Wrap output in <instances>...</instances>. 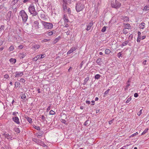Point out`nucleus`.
<instances>
[{
  "mask_svg": "<svg viewBox=\"0 0 149 149\" xmlns=\"http://www.w3.org/2000/svg\"><path fill=\"white\" fill-rule=\"evenodd\" d=\"M84 7L83 1H80L76 3L75 8L77 11L78 12L82 10Z\"/></svg>",
  "mask_w": 149,
  "mask_h": 149,
  "instance_id": "f257e3e1",
  "label": "nucleus"
},
{
  "mask_svg": "<svg viewBox=\"0 0 149 149\" xmlns=\"http://www.w3.org/2000/svg\"><path fill=\"white\" fill-rule=\"evenodd\" d=\"M19 15L22 17L23 23H25L28 19V15L24 10H22L19 12Z\"/></svg>",
  "mask_w": 149,
  "mask_h": 149,
  "instance_id": "f03ea898",
  "label": "nucleus"
},
{
  "mask_svg": "<svg viewBox=\"0 0 149 149\" xmlns=\"http://www.w3.org/2000/svg\"><path fill=\"white\" fill-rule=\"evenodd\" d=\"M29 10L32 16H36L38 14V13L35 10L34 6L32 4L29 7Z\"/></svg>",
  "mask_w": 149,
  "mask_h": 149,
  "instance_id": "7ed1b4c3",
  "label": "nucleus"
},
{
  "mask_svg": "<svg viewBox=\"0 0 149 149\" xmlns=\"http://www.w3.org/2000/svg\"><path fill=\"white\" fill-rule=\"evenodd\" d=\"M41 23L45 29H51L53 28V25L51 23L46 22L43 21H41Z\"/></svg>",
  "mask_w": 149,
  "mask_h": 149,
  "instance_id": "20e7f679",
  "label": "nucleus"
},
{
  "mask_svg": "<svg viewBox=\"0 0 149 149\" xmlns=\"http://www.w3.org/2000/svg\"><path fill=\"white\" fill-rule=\"evenodd\" d=\"M111 6L113 8L118 9L121 6V4L118 1L116 0L115 2L111 3Z\"/></svg>",
  "mask_w": 149,
  "mask_h": 149,
  "instance_id": "39448f33",
  "label": "nucleus"
},
{
  "mask_svg": "<svg viewBox=\"0 0 149 149\" xmlns=\"http://www.w3.org/2000/svg\"><path fill=\"white\" fill-rule=\"evenodd\" d=\"M12 120L15 123L17 124H19L20 122L19 121V120L17 116H15L13 117L12 118Z\"/></svg>",
  "mask_w": 149,
  "mask_h": 149,
  "instance_id": "423d86ee",
  "label": "nucleus"
},
{
  "mask_svg": "<svg viewBox=\"0 0 149 149\" xmlns=\"http://www.w3.org/2000/svg\"><path fill=\"white\" fill-rule=\"evenodd\" d=\"M15 77H21L23 75V72H17L15 73Z\"/></svg>",
  "mask_w": 149,
  "mask_h": 149,
  "instance_id": "0eeeda50",
  "label": "nucleus"
},
{
  "mask_svg": "<svg viewBox=\"0 0 149 149\" xmlns=\"http://www.w3.org/2000/svg\"><path fill=\"white\" fill-rule=\"evenodd\" d=\"M39 22L38 21H34L33 23V26H34L35 27L36 29H38L39 28Z\"/></svg>",
  "mask_w": 149,
  "mask_h": 149,
  "instance_id": "6e6552de",
  "label": "nucleus"
},
{
  "mask_svg": "<svg viewBox=\"0 0 149 149\" xmlns=\"http://www.w3.org/2000/svg\"><path fill=\"white\" fill-rule=\"evenodd\" d=\"M93 22H90L88 24H87V28L86 29L87 31H89L91 29V27L93 25Z\"/></svg>",
  "mask_w": 149,
  "mask_h": 149,
  "instance_id": "1a4fd4ad",
  "label": "nucleus"
},
{
  "mask_svg": "<svg viewBox=\"0 0 149 149\" xmlns=\"http://www.w3.org/2000/svg\"><path fill=\"white\" fill-rule=\"evenodd\" d=\"M40 47V46L38 44H35L33 45L31 47L32 49L35 50L36 49H37Z\"/></svg>",
  "mask_w": 149,
  "mask_h": 149,
  "instance_id": "9d476101",
  "label": "nucleus"
},
{
  "mask_svg": "<svg viewBox=\"0 0 149 149\" xmlns=\"http://www.w3.org/2000/svg\"><path fill=\"white\" fill-rule=\"evenodd\" d=\"M76 48L75 47H72V48H71L70 50H69L67 53V54H69L71 53H72L76 49Z\"/></svg>",
  "mask_w": 149,
  "mask_h": 149,
  "instance_id": "9b49d317",
  "label": "nucleus"
},
{
  "mask_svg": "<svg viewBox=\"0 0 149 149\" xmlns=\"http://www.w3.org/2000/svg\"><path fill=\"white\" fill-rule=\"evenodd\" d=\"M145 24L143 22H142L140 24L139 27L141 29H143L145 27Z\"/></svg>",
  "mask_w": 149,
  "mask_h": 149,
  "instance_id": "f8f14e48",
  "label": "nucleus"
},
{
  "mask_svg": "<svg viewBox=\"0 0 149 149\" xmlns=\"http://www.w3.org/2000/svg\"><path fill=\"white\" fill-rule=\"evenodd\" d=\"M89 79V77L88 76L85 79H84V81L83 83V84L84 85H85L86 84L87 82L88 81V80Z\"/></svg>",
  "mask_w": 149,
  "mask_h": 149,
  "instance_id": "ddd939ff",
  "label": "nucleus"
},
{
  "mask_svg": "<svg viewBox=\"0 0 149 149\" xmlns=\"http://www.w3.org/2000/svg\"><path fill=\"white\" fill-rule=\"evenodd\" d=\"M10 61L12 63H15L16 61V60L15 59L11 58L10 59Z\"/></svg>",
  "mask_w": 149,
  "mask_h": 149,
  "instance_id": "4468645a",
  "label": "nucleus"
},
{
  "mask_svg": "<svg viewBox=\"0 0 149 149\" xmlns=\"http://www.w3.org/2000/svg\"><path fill=\"white\" fill-rule=\"evenodd\" d=\"M26 119L29 122L31 123L32 122V119L31 118L28 117V116H27L25 117Z\"/></svg>",
  "mask_w": 149,
  "mask_h": 149,
  "instance_id": "2eb2a0df",
  "label": "nucleus"
},
{
  "mask_svg": "<svg viewBox=\"0 0 149 149\" xmlns=\"http://www.w3.org/2000/svg\"><path fill=\"white\" fill-rule=\"evenodd\" d=\"M12 14L11 11H9L7 14V17L9 18V19H10V17H11Z\"/></svg>",
  "mask_w": 149,
  "mask_h": 149,
  "instance_id": "dca6fc26",
  "label": "nucleus"
},
{
  "mask_svg": "<svg viewBox=\"0 0 149 149\" xmlns=\"http://www.w3.org/2000/svg\"><path fill=\"white\" fill-rule=\"evenodd\" d=\"M129 41L128 40H127L126 41H125L122 43V45L123 46H125L127 45L129 43Z\"/></svg>",
  "mask_w": 149,
  "mask_h": 149,
  "instance_id": "f3484780",
  "label": "nucleus"
},
{
  "mask_svg": "<svg viewBox=\"0 0 149 149\" xmlns=\"http://www.w3.org/2000/svg\"><path fill=\"white\" fill-rule=\"evenodd\" d=\"M43 133L42 132H40L39 133L37 134V136L38 138L40 137L42 135Z\"/></svg>",
  "mask_w": 149,
  "mask_h": 149,
  "instance_id": "a211bd4d",
  "label": "nucleus"
},
{
  "mask_svg": "<svg viewBox=\"0 0 149 149\" xmlns=\"http://www.w3.org/2000/svg\"><path fill=\"white\" fill-rule=\"evenodd\" d=\"M111 52V51L108 49H107L105 50V53L106 54H108Z\"/></svg>",
  "mask_w": 149,
  "mask_h": 149,
  "instance_id": "6ab92c4d",
  "label": "nucleus"
},
{
  "mask_svg": "<svg viewBox=\"0 0 149 149\" xmlns=\"http://www.w3.org/2000/svg\"><path fill=\"white\" fill-rule=\"evenodd\" d=\"M101 77V75L99 74H97L95 76V79H99Z\"/></svg>",
  "mask_w": 149,
  "mask_h": 149,
  "instance_id": "aec40b11",
  "label": "nucleus"
},
{
  "mask_svg": "<svg viewBox=\"0 0 149 149\" xmlns=\"http://www.w3.org/2000/svg\"><path fill=\"white\" fill-rule=\"evenodd\" d=\"M26 97V95L25 94H23L21 96V98L23 100H24Z\"/></svg>",
  "mask_w": 149,
  "mask_h": 149,
  "instance_id": "412c9836",
  "label": "nucleus"
},
{
  "mask_svg": "<svg viewBox=\"0 0 149 149\" xmlns=\"http://www.w3.org/2000/svg\"><path fill=\"white\" fill-rule=\"evenodd\" d=\"M40 55H38L34 58L33 60L34 61H36L38 59H40Z\"/></svg>",
  "mask_w": 149,
  "mask_h": 149,
  "instance_id": "4be33fe9",
  "label": "nucleus"
},
{
  "mask_svg": "<svg viewBox=\"0 0 149 149\" xmlns=\"http://www.w3.org/2000/svg\"><path fill=\"white\" fill-rule=\"evenodd\" d=\"M53 31H51L47 33V36H50L52 35L54 33Z\"/></svg>",
  "mask_w": 149,
  "mask_h": 149,
  "instance_id": "5701e85b",
  "label": "nucleus"
},
{
  "mask_svg": "<svg viewBox=\"0 0 149 149\" xmlns=\"http://www.w3.org/2000/svg\"><path fill=\"white\" fill-rule=\"evenodd\" d=\"M144 9L146 10H149V5H147L144 7Z\"/></svg>",
  "mask_w": 149,
  "mask_h": 149,
  "instance_id": "b1692460",
  "label": "nucleus"
},
{
  "mask_svg": "<svg viewBox=\"0 0 149 149\" xmlns=\"http://www.w3.org/2000/svg\"><path fill=\"white\" fill-rule=\"evenodd\" d=\"M26 55V54L22 53L21 54L20 56V58H23Z\"/></svg>",
  "mask_w": 149,
  "mask_h": 149,
  "instance_id": "393cba45",
  "label": "nucleus"
},
{
  "mask_svg": "<svg viewBox=\"0 0 149 149\" xmlns=\"http://www.w3.org/2000/svg\"><path fill=\"white\" fill-rule=\"evenodd\" d=\"M20 85V83L19 82H15V86L16 87H18Z\"/></svg>",
  "mask_w": 149,
  "mask_h": 149,
  "instance_id": "a878e982",
  "label": "nucleus"
},
{
  "mask_svg": "<svg viewBox=\"0 0 149 149\" xmlns=\"http://www.w3.org/2000/svg\"><path fill=\"white\" fill-rule=\"evenodd\" d=\"M148 128L145 129L144 130L143 132L142 133L141 135H143V134H146L148 132Z\"/></svg>",
  "mask_w": 149,
  "mask_h": 149,
  "instance_id": "bb28decb",
  "label": "nucleus"
},
{
  "mask_svg": "<svg viewBox=\"0 0 149 149\" xmlns=\"http://www.w3.org/2000/svg\"><path fill=\"white\" fill-rule=\"evenodd\" d=\"M90 123V121L89 120H87L85 123L84 125L85 126H87Z\"/></svg>",
  "mask_w": 149,
  "mask_h": 149,
  "instance_id": "cd10ccee",
  "label": "nucleus"
},
{
  "mask_svg": "<svg viewBox=\"0 0 149 149\" xmlns=\"http://www.w3.org/2000/svg\"><path fill=\"white\" fill-rule=\"evenodd\" d=\"M128 32L127 30V29L126 28H124L123 29V33L125 34H126Z\"/></svg>",
  "mask_w": 149,
  "mask_h": 149,
  "instance_id": "c85d7f7f",
  "label": "nucleus"
},
{
  "mask_svg": "<svg viewBox=\"0 0 149 149\" xmlns=\"http://www.w3.org/2000/svg\"><path fill=\"white\" fill-rule=\"evenodd\" d=\"M14 49V47L13 46H10L8 49V50L10 51H12Z\"/></svg>",
  "mask_w": 149,
  "mask_h": 149,
  "instance_id": "c756f323",
  "label": "nucleus"
},
{
  "mask_svg": "<svg viewBox=\"0 0 149 149\" xmlns=\"http://www.w3.org/2000/svg\"><path fill=\"white\" fill-rule=\"evenodd\" d=\"M100 60V59H98L97 60L96 62L98 65H100L101 64V61Z\"/></svg>",
  "mask_w": 149,
  "mask_h": 149,
  "instance_id": "7c9ffc66",
  "label": "nucleus"
},
{
  "mask_svg": "<svg viewBox=\"0 0 149 149\" xmlns=\"http://www.w3.org/2000/svg\"><path fill=\"white\" fill-rule=\"evenodd\" d=\"M110 89H108L107 91L105 92L104 93V96H105L108 93Z\"/></svg>",
  "mask_w": 149,
  "mask_h": 149,
  "instance_id": "2f4dec72",
  "label": "nucleus"
},
{
  "mask_svg": "<svg viewBox=\"0 0 149 149\" xmlns=\"http://www.w3.org/2000/svg\"><path fill=\"white\" fill-rule=\"evenodd\" d=\"M130 27V25L129 24L127 23V24H126L125 28H126V29H130L129 28Z\"/></svg>",
  "mask_w": 149,
  "mask_h": 149,
  "instance_id": "473e14b6",
  "label": "nucleus"
},
{
  "mask_svg": "<svg viewBox=\"0 0 149 149\" xmlns=\"http://www.w3.org/2000/svg\"><path fill=\"white\" fill-rule=\"evenodd\" d=\"M60 38V37L59 36L58 37L55 38L54 41V42L55 43L56 42H57V41L59 40V39Z\"/></svg>",
  "mask_w": 149,
  "mask_h": 149,
  "instance_id": "72a5a7b5",
  "label": "nucleus"
},
{
  "mask_svg": "<svg viewBox=\"0 0 149 149\" xmlns=\"http://www.w3.org/2000/svg\"><path fill=\"white\" fill-rule=\"evenodd\" d=\"M5 137H6L7 139H9L10 138V135L8 134H5Z\"/></svg>",
  "mask_w": 149,
  "mask_h": 149,
  "instance_id": "f704fd0d",
  "label": "nucleus"
},
{
  "mask_svg": "<svg viewBox=\"0 0 149 149\" xmlns=\"http://www.w3.org/2000/svg\"><path fill=\"white\" fill-rule=\"evenodd\" d=\"M41 119H42V122H43L46 120L45 117L44 115H42V116Z\"/></svg>",
  "mask_w": 149,
  "mask_h": 149,
  "instance_id": "c9c22d12",
  "label": "nucleus"
},
{
  "mask_svg": "<svg viewBox=\"0 0 149 149\" xmlns=\"http://www.w3.org/2000/svg\"><path fill=\"white\" fill-rule=\"evenodd\" d=\"M55 114V112L52 110H51L49 112V114L53 115Z\"/></svg>",
  "mask_w": 149,
  "mask_h": 149,
  "instance_id": "e433bc0d",
  "label": "nucleus"
},
{
  "mask_svg": "<svg viewBox=\"0 0 149 149\" xmlns=\"http://www.w3.org/2000/svg\"><path fill=\"white\" fill-rule=\"evenodd\" d=\"M39 55H40V59L44 58L45 56V54H40Z\"/></svg>",
  "mask_w": 149,
  "mask_h": 149,
  "instance_id": "4c0bfd02",
  "label": "nucleus"
},
{
  "mask_svg": "<svg viewBox=\"0 0 149 149\" xmlns=\"http://www.w3.org/2000/svg\"><path fill=\"white\" fill-rule=\"evenodd\" d=\"M33 141L36 143H38L39 142V140H38L37 139H33Z\"/></svg>",
  "mask_w": 149,
  "mask_h": 149,
  "instance_id": "58836bf2",
  "label": "nucleus"
},
{
  "mask_svg": "<svg viewBox=\"0 0 149 149\" xmlns=\"http://www.w3.org/2000/svg\"><path fill=\"white\" fill-rule=\"evenodd\" d=\"M125 20H126L127 21H129V19L128 17L127 16H125L123 18Z\"/></svg>",
  "mask_w": 149,
  "mask_h": 149,
  "instance_id": "ea45409f",
  "label": "nucleus"
},
{
  "mask_svg": "<svg viewBox=\"0 0 149 149\" xmlns=\"http://www.w3.org/2000/svg\"><path fill=\"white\" fill-rule=\"evenodd\" d=\"M106 30V27L105 26H104L102 28V30H101V31L102 32H104Z\"/></svg>",
  "mask_w": 149,
  "mask_h": 149,
  "instance_id": "a19ab883",
  "label": "nucleus"
},
{
  "mask_svg": "<svg viewBox=\"0 0 149 149\" xmlns=\"http://www.w3.org/2000/svg\"><path fill=\"white\" fill-rule=\"evenodd\" d=\"M19 81H20L21 82H22L23 83H24L25 81V80L23 79V78H21L20 79V80H19Z\"/></svg>",
  "mask_w": 149,
  "mask_h": 149,
  "instance_id": "79ce46f5",
  "label": "nucleus"
},
{
  "mask_svg": "<svg viewBox=\"0 0 149 149\" xmlns=\"http://www.w3.org/2000/svg\"><path fill=\"white\" fill-rule=\"evenodd\" d=\"M19 0H13L12 1V3L13 2V5H15L18 1Z\"/></svg>",
  "mask_w": 149,
  "mask_h": 149,
  "instance_id": "37998d69",
  "label": "nucleus"
},
{
  "mask_svg": "<svg viewBox=\"0 0 149 149\" xmlns=\"http://www.w3.org/2000/svg\"><path fill=\"white\" fill-rule=\"evenodd\" d=\"M131 97H130L129 98L127 99V101H126V103H129L131 101Z\"/></svg>",
  "mask_w": 149,
  "mask_h": 149,
  "instance_id": "c03bdc74",
  "label": "nucleus"
},
{
  "mask_svg": "<svg viewBox=\"0 0 149 149\" xmlns=\"http://www.w3.org/2000/svg\"><path fill=\"white\" fill-rule=\"evenodd\" d=\"M34 128L35 129H36L37 130H40V127L38 126H35Z\"/></svg>",
  "mask_w": 149,
  "mask_h": 149,
  "instance_id": "a18cd8bd",
  "label": "nucleus"
},
{
  "mask_svg": "<svg viewBox=\"0 0 149 149\" xmlns=\"http://www.w3.org/2000/svg\"><path fill=\"white\" fill-rule=\"evenodd\" d=\"M64 20L65 22V23H67L69 22V20L67 18L64 19Z\"/></svg>",
  "mask_w": 149,
  "mask_h": 149,
  "instance_id": "49530a36",
  "label": "nucleus"
},
{
  "mask_svg": "<svg viewBox=\"0 0 149 149\" xmlns=\"http://www.w3.org/2000/svg\"><path fill=\"white\" fill-rule=\"evenodd\" d=\"M9 76L8 74H5L4 76V78L7 79L9 77Z\"/></svg>",
  "mask_w": 149,
  "mask_h": 149,
  "instance_id": "de8ad7c7",
  "label": "nucleus"
},
{
  "mask_svg": "<svg viewBox=\"0 0 149 149\" xmlns=\"http://www.w3.org/2000/svg\"><path fill=\"white\" fill-rule=\"evenodd\" d=\"M141 40V37H138L137 39V41L138 42H140Z\"/></svg>",
  "mask_w": 149,
  "mask_h": 149,
  "instance_id": "09e8293b",
  "label": "nucleus"
},
{
  "mask_svg": "<svg viewBox=\"0 0 149 149\" xmlns=\"http://www.w3.org/2000/svg\"><path fill=\"white\" fill-rule=\"evenodd\" d=\"M138 134L137 132H136L133 134H132V135L130 136V137H132L134 136H135L137 134Z\"/></svg>",
  "mask_w": 149,
  "mask_h": 149,
  "instance_id": "8fccbe9b",
  "label": "nucleus"
},
{
  "mask_svg": "<svg viewBox=\"0 0 149 149\" xmlns=\"http://www.w3.org/2000/svg\"><path fill=\"white\" fill-rule=\"evenodd\" d=\"M122 54L121 52H119L118 54V56L119 58H120V56H121Z\"/></svg>",
  "mask_w": 149,
  "mask_h": 149,
  "instance_id": "3c124183",
  "label": "nucleus"
},
{
  "mask_svg": "<svg viewBox=\"0 0 149 149\" xmlns=\"http://www.w3.org/2000/svg\"><path fill=\"white\" fill-rule=\"evenodd\" d=\"M142 113V109L140 110L138 112L137 114L139 116H140V115Z\"/></svg>",
  "mask_w": 149,
  "mask_h": 149,
  "instance_id": "603ef678",
  "label": "nucleus"
},
{
  "mask_svg": "<svg viewBox=\"0 0 149 149\" xmlns=\"http://www.w3.org/2000/svg\"><path fill=\"white\" fill-rule=\"evenodd\" d=\"M23 47V46L22 45H21L18 47V49H22Z\"/></svg>",
  "mask_w": 149,
  "mask_h": 149,
  "instance_id": "864d4df0",
  "label": "nucleus"
},
{
  "mask_svg": "<svg viewBox=\"0 0 149 149\" xmlns=\"http://www.w3.org/2000/svg\"><path fill=\"white\" fill-rule=\"evenodd\" d=\"M133 36L132 34L130 35L128 37V38L129 39H132L133 38Z\"/></svg>",
  "mask_w": 149,
  "mask_h": 149,
  "instance_id": "5fc2aeb1",
  "label": "nucleus"
},
{
  "mask_svg": "<svg viewBox=\"0 0 149 149\" xmlns=\"http://www.w3.org/2000/svg\"><path fill=\"white\" fill-rule=\"evenodd\" d=\"M101 111L100 109L96 110V113H100L101 112Z\"/></svg>",
  "mask_w": 149,
  "mask_h": 149,
  "instance_id": "6e6d98bb",
  "label": "nucleus"
},
{
  "mask_svg": "<svg viewBox=\"0 0 149 149\" xmlns=\"http://www.w3.org/2000/svg\"><path fill=\"white\" fill-rule=\"evenodd\" d=\"M4 27V25H1L0 27V31H1L2 29H3V28Z\"/></svg>",
  "mask_w": 149,
  "mask_h": 149,
  "instance_id": "4d7b16f0",
  "label": "nucleus"
},
{
  "mask_svg": "<svg viewBox=\"0 0 149 149\" xmlns=\"http://www.w3.org/2000/svg\"><path fill=\"white\" fill-rule=\"evenodd\" d=\"M51 104H50V106H49L47 109V111H49L50 109V107Z\"/></svg>",
  "mask_w": 149,
  "mask_h": 149,
  "instance_id": "13d9d810",
  "label": "nucleus"
},
{
  "mask_svg": "<svg viewBox=\"0 0 149 149\" xmlns=\"http://www.w3.org/2000/svg\"><path fill=\"white\" fill-rule=\"evenodd\" d=\"M18 112H13V113L12 114H13V115L16 116V114H18Z\"/></svg>",
  "mask_w": 149,
  "mask_h": 149,
  "instance_id": "bf43d9fd",
  "label": "nucleus"
},
{
  "mask_svg": "<svg viewBox=\"0 0 149 149\" xmlns=\"http://www.w3.org/2000/svg\"><path fill=\"white\" fill-rule=\"evenodd\" d=\"M134 96L135 97H136L138 96V94L137 93H136L134 94Z\"/></svg>",
  "mask_w": 149,
  "mask_h": 149,
  "instance_id": "052dcab7",
  "label": "nucleus"
},
{
  "mask_svg": "<svg viewBox=\"0 0 149 149\" xmlns=\"http://www.w3.org/2000/svg\"><path fill=\"white\" fill-rule=\"evenodd\" d=\"M4 6L3 5H1L0 6V10L2 9L3 8Z\"/></svg>",
  "mask_w": 149,
  "mask_h": 149,
  "instance_id": "680f3d73",
  "label": "nucleus"
},
{
  "mask_svg": "<svg viewBox=\"0 0 149 149\" xmlns=\"http://www.w3.org/2000/svg\"><path fill=\"white\" fill-rule=\"evenodd\" d=\"M113 120H111L110 121H109V124H111V123H113Z\"/></svg>",
  "mask_w": 149,
  "mask_h": 149,
  "instance_id": "e2e57ef3",
  "label": "nucleus"
},
{
  "mask_svg": "<svg viewBox=\"0 0 149 149\" xmlns=\"http://www.w3.org/2000/svg\"><path fill=\"white\" fill-rule=\"evenodd\" d=\"M61 122L62 123L65 124L66 120H65L62 119Z\"/></svg>",
  "mask_w": 149,
  "mask_h": 149,
  "instance_id": "0e129e2a",
  "label": "nucleus"
},
{
  "mask_svg": "<svg viewBox=\"0 0 149 149\" xmlns=\"http://www.w3.org/2000/svg\"><path fill=\"white\" fill-rule=\"evenodd\" d=\"M86 103L88 104H90L91 102L90 101H86Z\"/></svg>",
  "mask_w": 149,
  "mask_h": 149,
  "instance_id": "69168bd1",
  "label": "nucleus"
},
{
  "mask_svg": "<svg viewBox=\"0 0 149 149\" xmlns=\"http://www.w3.org/2000/svg\"><path fill=\"white\" fill-rule=\"evenodd\" d=\"M141 33L140 31L138 32V37H140V35H141Z\"/></svg>",
  "mask_w": 149,
  "mask_h": 149,
  "instance_id": "338daca9",
  "label": "nucleus"
},
{
  "mask_svg": "<svg viewBox=\"0 0 149 149\" xmlns=\"http://www.w3.org/2000/svg\"><path fill=\"white\" fill-rule=\"evenodd\" d=\"M68 25L67 24H65V27H68Z\"/></svg>",
  "mask_w": 149,
  "mask_h": 149,
  "instance_id": "774afa93",
  "label": "nucleus"
}]
</instances>
